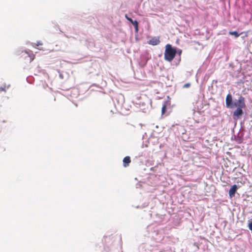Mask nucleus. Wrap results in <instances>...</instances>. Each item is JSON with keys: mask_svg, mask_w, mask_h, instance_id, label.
Wrapping results in <instances>:
<instances>
[{"mask_svg": "<svg viewBox=\"0 0 252 252\" xmlns=\"http://www.w3.org/2000/svg\"><path fill=\"white\" fill-rule=\"evenodd\" d=\"M177 53L175 48H173L171 45L168 44L165 46L164 58L165 61L171 62L174 59Z\"/></svg>", "mask_w": 252, "mask_h": 252, "instance_id": "nucleus-1", "label": "nucleus"}, {"mask_svg": "<svg viewBox=\"0 0 252 252\" xmlns=\"http://www.w3.org/2000/svg\"><path fill=\"white\" fill-rule=\"evenodd\" d=\"M246 106L245 102V98L243 96H240L238 99L233 102L232 104V107H237V108H244Z\"/></svg>", "mask_w": 252, "mask_h": 252, "instance_id": "nucleus-2", "label": "nucleus"}, {"mask_svg": "<svg viewBox=\"0 0 252 252\" xmlns=\"http://www.w3.org/2000/svg\"><path fill=\"white\" fill-rule=\"evenodd\" d=\"M160 42V37L159 36L158 37H153L148 41V43L150 45H152L153 46L157 45L159 44Z\"/></svg>", "mask_w": 252, "mask_h": 252, "instance_id": "nucleus-3", "label": "nucleus"}, {"mask_svg": "<svg viewBox=\"0 0 252 252\" xmlns=\"http://www.w3.org/2000/svg\"><path fill=\"white\" fill-rule=\"evenodd\" d=\"M238 189V187L236 185H234L232 186L229 190V195L230 198L235 196V193Z\"/></svg>", "mask_w": 252, "mask_h": 252, "instance_id": "nucleus-4", "label": "nucleus"}, {"mask_svg": "<svg viewBox=\"0 0 252 252\" xmlns=\"http://www.w3.org/2000/svg\"><path fill=\"white\" fill-rule=\"evenodd\" d=\"M232 98L230 94H228L226 97V105L227 107L232 108Z\"/></svg>", "mask_w": 252, "mask_h": 252, "instance_id": "nucleus-5", "label": "nucleus"}, {"mask_svg": "<svg viewBox=\"0 0 252 252\" xmlns=\"http://www.w3.org/2000/svg\"><path fill=\"white\" fill-rule=\"evenodd\" d=\"M243 108H238L233 112V115L239 118L240 116H242L243 112L242 110Z\"/></svg>", "mask_w": 252, "mask_h": 252, "instance_id": "nucleus-6", "label": "nucleus"}, {"mask_svg": "<svg viewBox=\"0 0 252 252\" xmlns=\"http://www.w3.org/2000/svg\"><path fill=\"white\" fill-rule=\"evenodd\" d=\"M131 162V159L129 157L127 156L123 159V164L125 167H127Z\"/></svg>", "mask_w": 252, "mask_h": 252, "instance_id": "nucleus-7", "label": "nucleus"}, {"mask_svg": "<svg viewBox=\"0 0 252 252\" xmlns=\"http://www.w3.org/2000/svg\"><path fill=\"white\" fill-rule=\"evenodd\" d=\"M170 104V103L169 101H166L165 102H164L163 105H162V109H161V114L162 115H163L165 113L166 111V108H167V106L168 105H169Z\"/></svg>", "mask_w": 252, "mask_h": 252, "instance_id": "nucleus-8", "label": "nucleus"}, {"mask_svg": "<svg viewBox=\"0 0 252 252\" xmlns=\"http://www.w3.org/2000/svg\"><path fill=\"white\" fill-rule=\"evenodd\" d=\"M135 28V31L136 32L138 31V23L137 21H134L133 23H132Z\"/></svg>", "mask_w": 252, "mask_h": 252, "instance_id": "nucleus-9", "label": "nucleus"}, {"mask_svg": "<svg viewBox=\"0 0 252 252\" xmlns=\"http://www.w3.org/2000/svg\"><path fill=\"white\" fill-rule=\"evenodd\" d=\"M229 34L231 35H234L236 37H238L241 34H239L237 32H230Z\"/></svg>", "mask_w": 252, "mask_h": 252, "instance_id": "nucleus-10", "label": "nucleus"}, {"mask_svg": "<svg viewBox=\"0 0 252 252\" xmlns=\"http://www.w3.org/2000/svg\"><path fill=\"white\" fill-rule=\"evenodd\" d=\"M190 83H186L184 85L183 88H189L190 87Z\"/></svg>", "mask_w": 252, "mask_h": 252, "instance_id": "nucleus-11", "label": "nucleus"}, {"mask_svg": "<svg viewBox=\"0 0 252 252\" xmlns=\"http://www.w3.org/2000/svg\"><path fill=\"white\" fill-rule=\"evenodd\" d=\"M127 20L129 21L131 24L133 23V22L134 21L131 18H129V19H128Z\"/></svg>", "mask_w": 252, "mask_h": 252, "instance_id": "nucleus-12", "label": "nucleus"}, {"mask_svg": "<svg viewBox=\"0 0 252 252\" xmlns=\"http://www.w3.org/2000/svg\"><path fill=\"white\" fill-rule=\"evenodd\" d=\"M182 50H179V51H178V54H179V55H180L182 54Z\"/></svg>", "mask_w": 252, "mask_h": 252, "instance_id": "nucleus-13", "label": "nucleus"}, {"mask_svg": "<svg viewBox=\"0 0 252 252\" xmlns=\"http://www.w3.org/2000/svg\"><path fill=\"white\" fill-rule=\"evenodd\" d=\"M42 45V43H40V42H38L36 44V46H39V45Z\"/></svg>", "mask_w": 252, "mask_h": 252, "instance_id": "nucleus-14", "label": "nucleus"}, {"mask_svg": "<svg viewBox=\"0 0 252 252\" xmlns=\"http://www.w3.org/2000/svg\"><path fill=\"white\" fill-rule=\"evenodd\" d=\"M34 59V55H32V56L31 57V61L33 60Z\"/></svg>", "mask_w": 252, "mask_h": 252, "instance_id": "nucleus-15", "label": "nucleus"}, {"mask_svg": "<svg viewBox=\"0 0 252 252\" xmlns=\"http://www.w3.org/2000/svg\"><path fill=\"white\" fill-rule=\"evenodd\" d=\"M125 17H126V18L127 20H128V19H129V17H128V16H127V14H126V15H125Z\"/></svg>", "mask_w": 252, "mask_h": 252, "instance_id": "nucleus-16", "label": "nucleus"}, {"mask_svg": "<svg viewBox=\"0 0 252 252\" xmlns=\"http://www.w3.org/2000/svg\"><path fill=\"white\" fill-rule=\"evenodd\" d=\"M0 90L1 91H5V90L4 89H3L2 88H0Z\"/></svg>", "mask_w": 252, "mask_h": 252, "instance_id": "nucleus-17", "label": "nucleus"}]
</instances>
